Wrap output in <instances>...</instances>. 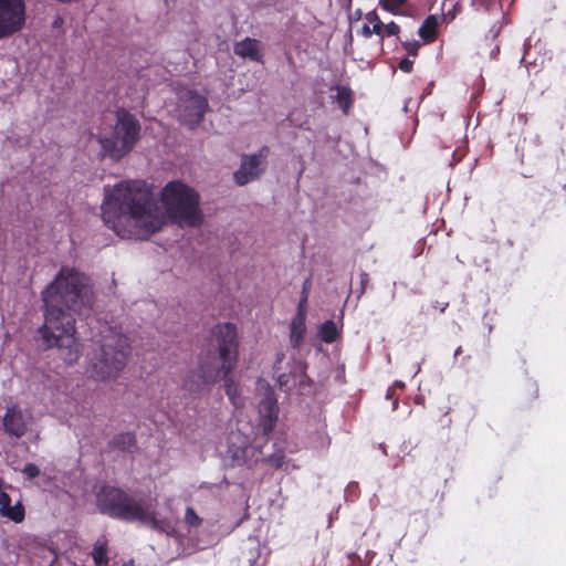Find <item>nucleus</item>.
I'll list each match as a JSON object with an SVG mask.
<instances>
[{
    "mask_svg": "<svg viewBox=\"0 0 566 566\" xmlns=\"http://www.w3.org/2000/svg\"><path fill=\"white\" fill-rule=\"evenodd\" d=\"M161 197L165 211L144 184H119L103 202V220L118 237L136 240H146L158 232L168 218L180 227L201 223L199 196L191 188L171 181L163 189Z\"/></svg>",
    "mask_w": 566,
    "mask_h": 566,
    "instance_id": "nucleus-1",
    "label": "nucleus"
},
{
    "mask_svg": "<svg viewBox=\"0 0 566 566\" xmlns=\"http://www.w3.org/2000/svg\"><path fill=\"white\" fill-rule=\"evenodd\" d=\"M44 323L38 333L45 349L57 347L67 365L81 356V344L75 338V315L91 311L94 292L90 279L75 269L63 266L42 291Z\"/></svg>",
    "mask_w": 566,
    "mask_h": 566,
    "instance_id": "nucleus-2",
    "label": "nucleus"
},
{
    "mask_svg": "<svg viewBox=\"0 0 566 566\" xmlns=\"http://www.w3.org/2000/svg\"><path fill=\"white\" fill-rule=\"evenodd\" d=\"M237 327L232 323L218 324L211 331L210 348L198 366V376L206 385L224 379L238 360Z\"/></svg>",
    "mask_w": 566,
    "mask_h": 566,
    "instance_id": "nucleus-3",
    "label": "nucleus"
},
{
    "mask_svg": "<svg viewBox=\"0 0 566 566\" xmlns=\"http://www.w3.org/2000/svg\"><path fill=\"white\" fill-rule=\"evenodd\" d=\"M97 507L112 517L127 522L137 521L155 531L170 534L174 527L167 520H158L150 503L129 496L120 489L106 486L97 495Z\"/></svg>",
    "mask_w": 566,
    "mask_h": 566,
    "instance_id": "nucleus-4",
    "label": "nucleus"
},
{
    "mask_svg": "<svg viewBox=\"0 0 566 566\" xmlns=\"http://www.w3.org/2000/svg\"><path fill=\"white\" fill-rule=\"evenodd\" d=\"M130 354L128 338L112 328H108L90 358L87 374L96 381H112L117 379L125 369Z\"/></svg>",
    "mask_w": 566,
    "mask_h": 566,
    "instance_id": "nucleus-5",
    "label": "nucleus"
},
{
    "mask_svg": "<svg viewBox=\"0 0 566 566\" xmlns=\"http://www.w3.org/2000/svg\"><path fill=\"white\" fill-rule=\"evenodd\" d=\"M115 117L111 136L99 137L98 142L107 156L119 160L129 154L139 140L142 125L136 116L125 108L116 109Z\"/></svg>",
    "mask_w": 566,
    "mask_h": 566,
    "instance_id": "nucleus-6",
    "label": "nucleus"
},
{
    "mask_svg": "<svg viewBox=\"0 0 566 566\" xmlns=\"http://www.w3.org/2000/svg\"><path fill=\"white\" fill-rule=\"evenodd\" d=\"M25 23L23 0H0V39L20 31Z\"/></svg>",
    "mask_w": 566,
    "mask_h": 566,
    "instance_id": "nucleus-7",
    "label": "nucleus"
},
{
    "mask_svg": "<svg viewBox=\"0 0 566 566\" xmlns=\"http://www.w3.org/2000/svg\"><path fill=\"white\" fill-rule=\"evenodd\" d=\"M208 108L207 99L192 92H185L179 99L180 120L190 128L196 127L202 119Z\"/></svg>",
    "mask_w": 566,
    "mask_h": 566,
    "instance_id": "nucleus-8",
    "label": "nucleus"
},
{
    "mask_svg": "<svg viewBox=\"0 0 566 566\" xmlns=\"http://www.w3.org/2000/svg\"><path fill=\"white\" fill-rule=\"evenodd\" d=\"M258 391L261 396L259 412L262 419V429L265 434L273 431L277 420L279 407L273 388L269 382L260 380Z\"/></svg>",
    "mask_w": 566,
    "mask_h": 566,
    "instance_id": "nucleus-9",
    "label": "nucleus"
},
{
    "mask_svg": "<svg viewBox=\"0 0 566 566\" xmlns=\"http://www.w3.org/2000/svg\"><path fill=\"white\" fill-rule=\"evenodd\" d=\"M268 151L269 149L263 147L259 154L242 156L240 168L233 174V178L239 186L247 185L260 177L262 172L260 166Z\"/></svg>",
    "mask_w": 566,
    "mask_h": 566,
    "instance_id": "nucleus-10",
    "label": "nucleus"
},
{
    "mask_svg": "<svg viewBox=\"0 0 566 566\" xmlns=\"http://www.w3.org/2000/svg\"><path fill=\"white\" fill-rule=\"evenodd\" d=\"M3 427L10 436L20 438L27 432V424L22 411L18 407L8 408L3 417Z\"/></svg>",
    "mask_w": 566,
    "mask_h": 566,
    "instance_id": "nucleus-11",
    "label": "nucleus"
},
{
    "mask_svg": "<svg viewBox=\"0 0 566 566\" xmlns=\"http://www.w3.org/2000/svg\"><path fill=\"white\" fill-rule=\"evenodd\" d=\"M234 54L243 59L260 62L262 59L261 42L256 39L245 38L237 42L233 48Z\"/></svg>",
    "mask_w": 566,
    "mask_h": 566,
    "instance_id": "nucleus-12",
    "label": "nucleus"
},
{
    "mask_svg": "<svg viewBox=\"0 0 566 566\" xmlns=\"http://www.w3.org/2000/svg\"><path fill=\"white\" fill-rule=\"evenodd\" d=\"M305 312L297 313L290 325V342L293 348L298 349L304 342Z\"/></svg>",
    "mask_w": 566,
    "mask_h": 566,
    "instance_id": "nucleus-13",
    "label": "nucleus"
},
{
    "mask_svg": "<svg viewBox=\"0 0 566 566\" xmlns=\"http://www.w3.org/2000/svg\"><path fill=\"white\" fill-rule=\"evenodd\" d=\"M109 447L124 452L133 453L137 450L136 437L132 432H122L113 437Z\"/></svg>",
    "mask_w": 566,
    "mask_h": 566,
    "instance_id": "nucleus-14",
    "label": "nucleus"
},
{
    "mask_svg": "<svg viewBox=\"0 0 566 566\" xmlns=\"http://www.w3.org/2000/svg\"><path fill=\"white\" fill-rule=\"evenodd\" d=\"M108 543L105 537H99L93 547L92 557L97 566L106 565L108 563Z\"/></svg>",
    "mask_w": 566,
    "mask_h": 566,
    "instance_id": "nucleus-15",
    "label": "nucleus"
},
{
    "mask_svg": "<svg viewBox=\"0 0 566 566\" xmlns=\"http://www.w3.org/2000/svg\"><path fill=\"white\" fill-rule=\"evenodd\" d=\"M335 90L337 94L334 97V101L338 103L344 114L347 115L353 103V92L349 87L339 85L336 86Z\"/></svg>",
    "mask_w": 566,
    "mask_h": 566,
    "instance_id": "nucleus-16",
    "label": "nucleus"
},
{
    "mask_svg": "<svg viewBox=\"0 0 566 566\" xmlns=\"http://www.w3.org/2000/svg\"><path fill=\"white\" fill-rule=\"evenodd\" d=\"M438 25V18L436 15H429L419 29L420 36L431 42L436 38V27Z\"/></svg>",
    "mask_w": 566,
    "mask_h": 566,
    "instance_id": "nucleus-17",
    "label": "nucleus"
},
{
    "mask_svg": "<svg viewBox=\"0 0 566 566\" xmlns=\"http://www.w3.org/2000/svg\"><path fill=\"white\" fill-rule=\"evenodd\" d=\"M296 363L297 361L294 363L290 373H287V374L283 373L277 376L276 380H277V384L281 389L290 390L292 388V386L296 385V382H297Z\"/></svg>",
    "mask_w": 566,
    "mask_h": 566,
    "instance_id": "nucleus-18",
    "label": "nucleus"
},
{
    "mask_svg": "<svg viewBox=\"0 0 566 566\" xmlns=\"http://www.w3.org/2000/svg\"><path fill=\"white\" fill-rule=\"evenodd\" d=\"M318 335L325 343H333L336 340L338 332L335 322L326 321L324 324H322L318 331Z\"/></svg>",
    "mask_w": 566,
    "mask_h": 566,
    "instance_id": "nucleus-19",
    "label": "nucleus"
},
{
    "mask_svg": "<svg viewBox=\"0 0 566 566\" xmlns=\"http://www.w3.org/2000/svg\"><path fill=\"white\" fill-rule=\"evenodd\" d=\"M224 390L227 396L235 407L241 405L239 387L237 382L233 380V378H230L228 376L224 378Z\"/></svg>",
    "mask_w": 566,
    "mask_h": 566,
    "instance_id": "nucleus-20",
    "label": "nucleus"
},
{
    "mask_svg": "<svg viewBox=\"0 0 566 566\" xmlns=\"http://www.w3.org/2000/svg\"><path fill=\"white\" fill-rule=\"evenodd\" d=\"M459 3V0H443L441 8L443 21L449 22L455 19Z\"/></svg>",
    "mask_w": 566,
    "mask_h": 566,
    "instance_id": "nucleus-21",
    "label": "nucleus"
},
{
    "mask_svg": "<svg viewBox=\"0 0 566 566\" xmlns=\"http://www.w3.org/2000/svg\"><path fill=\"white\" fill-rule=\"evenodd\" d=\"M538 397V386L535 382H527L521 394V402L523 406L530 405Z\"/></svg>",
    "mask_w": 566,
    "mask_h": 566,
    "instance_id": "nucleus-22",
    "label": "nucleus"
},
{
    "mask_svg": "<svg viewBox=\"0 0 566 566\" xmlns=\"http://www.w3.org/2000/svg\"><path fill=\"white\" fill-rule=\"evenodd\" d=\"M3 516L9 517L13 522H22L24 518V509L21 503H17L14 506H10Z\"/></svg>",
    "mask_w": 566,
    "mask_h": 566,
    "instance_id": "nucleus-23",
    "label": "nucleus"
},
{
    "mask_svg": "<svg viewBox=\"0 0 566 566\" xmlns=\"http://www.w3.org/2000/svg\"><path fill=\"white\" fill-rule=\"evenodd\" d=\"M296 368H297V381L300 384V387H303L305 384L308 385L311 380L305 374V366L301 361H297Z\"/></svg>",
    "mask_w": 566,
    "mask_h": 566,
    "instance_id": "nucleus-24",
    "label": "nucleus"
},
{
    "mask_svg": "<svg viewBox=\"0 0 566 566\" xmlns=\"http://www.w3.org/2000/svg\"><path fill=\"white\" fill-rule=\"evenodd\" d=\"M407 0H380L384 9L396 12V10L401 7Z\"/></svg>",
    "mask_w": 566,
    "mask_h": 566,
    "instance_id": "nucleus-25",
    "label": "nucleus"
},
{
    "mask_svg": "<svg viewBox=\"0 0 566 566\" xmlns=\"http://www.w3.org/2000/svg\"><path fill=\"white\" fill-rule=\"evenodd\" d=\"M185 520L192 526H198L201 523V518L196 514L192 507L186 510Z\"/></svg>",
    "mask_w": 566,
    "mask_h": 566,
    "instance_id": "nucleus-26",
    "label": "nucleus"
},
{
    "mask_svg": "<svg viewBox=\"0 0 566 566\" xmlns=\"http://www.w3.org/2000/svg\"><path fill=\"white\" fill-rule=\"evenodd\" d=\"M22 472L29 478V479H34L36 476L40 475V469L36 464L34 463H28L25 464V467L23 468Z\"/></svg>",
    "mask_w": 566,
    "mask_h": 566,
    "instance_id": "nucleus-27",
    "label": "nucleus"
},
{
    "mask_svg": "<svg viewBox=\"0 0 566 566\" xmlns=\"http://www.w3.org/2000/svg\"><path fill=\"white\" fill-rule=\"evenodd\" d=\"M11 506V499L6 492H0V514L3 516Z\"/></svg>",
    "mask_w": 566,
    "mask_h": 566,
    "instance_id": "nucleus-28",
    "label": "nucleus"
},
{
    "mask_svg": "<svg viewBox=\"0 0 566 566\" xmlns=\"http://www.w3.org/2000/svg\"><path fill=\"white\" fill-rule=\"evenodd\" d=\"M245 453V449L237 448L231 454L232 461L237 464L244 463L247 460Z\"/></svg>",
    "mask_w": 566,
    "mask_h": 566,
    "instance_id": "nucleus-29",
    "label": "nucleus"
},
{
    "mask_svg": "<svg viewBox=\"0 0 566 566\" xmlns=\"http://www.w3.org/2000/svg\"><path fill=\"white\" fill-rule=\"evenodd\" d=\"M420 42L419 41H413V42H405L403 43V48L406 49V51L410 54V55H417L418 53V50L420 48Z\"/></svg>",
    "mask_w": 566,
    "mask_h": 566,
    "instance_id": "nucleus-30",
    "label": "nucleus"
},
{
    "mask_svg": "<svg viewBox=\"0 0 566 566\" xmlns=\"http://www.w3.org/2000/svg\"><path fill=\"white\" fill-rule=\"evenodd\" d=\"M187 390L191 394H200L201 392V387L199 384H196L193 380H191L190 378H187L185 380V385H184Z\"/></svg>",
    "mask_w": 566,
    "mask_h": 566,
    "instance_id": "nucleus-31",
    "label": "nucleus"
},
{
    "mask_svg": "<svg viewBox=\"0 0 566 566\" xmlns=\"http://www.w3.org/2000/svg\"><path fill=\"white\" fill-rule=\"evenodd\" d=\"M368 19L370 21H374V27H373V33H376V34H381L382 30H384V24L382 22L378 19V17L376 14H374L373 17H369L368 15Z\"/></svg>",
    "mask_w": 566,
    "mask_h": 566,
    "instance_id": "nucleus-32",
    "label": "nucleus"
},
{
    "mask_svg": "<svg viewBox=\"0 0 566 566\" xmlns=\"http://www.w3.org/2000/svg\"><path fill=\"white\" fill-rule=\"evenodd\" d=\"M384 31L387 35H396L399 33V27L395 22L384 24Z\"/></svg>",
    "mask_w": 566,
    "mask_h": 566,
    "instance_id": "nucleus-33",
    "label": "nucleus"
},
{
    "mask_svg": "<svg viewBox=\"0 0 566 566\" xmlns=\"http://www.w3.org/2000/svg\"><path fill=\"white\" fill-rule=\"evenodd\" d=\"M412 65H413V62L408 60V59H403L400 64H399V67L400 70H402L403 72H410L412 70Z\"/></svg>",
    "mask_w": 566,
    "mask_h": 566,
    "instance_id": "nucleus-34",
    "label": "nucleus"
},
{
    "mask_svg": "<svg viewBox=\"0 0 566 566\" xmlns=\"http://www.w3.org/2000/svg\"><path fill=\"white\" fill-rule=\"evenodd\" d=\"M306 303H307V292H306V284H305L304 289H303V296L298 303V312L297 313L305 312L304 307H305Z\"/></svg>",
    "mask_w": 566,
    "mask_h": 566,
    "instance_id": "nucleus-35",
    "label": "nucleus"
},
{
    "mask_svg": "<svg viewBox=\"0 0 566 566\" xmlns=\"http://www.w3.org/2000/svg\"><path fill=\"white\" fill-rule=\"evenodd\" d=\"M368 274L367 273H361L360 275V284H361V290H360V294H364L365 293V290H366V286L368 284Z\"/></svg>",
    "mask_w": 566,
    "mask_h": 566,
    "instance_id": "nucleus-36",
    "label": "nucleus"
},
{
    "mask_svg": "<svg viewBox=\"0 0 566 566\" xmlns=\"http://www.w3.org/2000/svg\"><path fill=\"white\" fill-rule=\"evenodd\" d=\"M490 0H472L473 6L475 7H488Z\"/></svg>",
    "mask_w": 566,
    "mask_h": 566,
    "instance_id": "nucleus-37",
    "label": "nucleus"
},
{
    "mask_svg": "<svg viewBox=\"0 0 566 566\" xmlns=\"http://www.w3.org/2000/svg\"><path fill=\"white\" fill-rule=\"evenodd\" d=\"M361 33L365 36H370L373 34V30L369 28V25L365 24L361 29Z\"/></svg>",
    "mask_w": 566,
    "mask_h": 566,
    "instance_id": "nucleus-38",
    "label": "nucleus"
},
{
    "mask_svg": "<svg viewBox=\"0 0 566 566\" xmlns=\"http://www.w3.org/2000/svg\"><path fill=\"white\" fill-rule=\"evenodd\" d=\"M283 358H284V354H283V353H279V354H277V356H276V363H275V365H274V368H275L276 370H279V369H280V367H279L277 365L283 360Z\"/></svg>",
    "mask_w": 566,
    "mask_h": 566,
    "instance_id": "nucleus-39",
    "label": "nucleus"
},
{
    "mask_svg": "<svg viewBox=\"0 0 566 566\" xmlns=\"http://www.w3.org/2000/svg\"><path fill=\"white\" fill-rule=\"evenodd\" d=\"M123 566H135L134 560H129L125 563Z\"/></svg>",
    "mask_w": 566,
    "mask_h": 566,
    "instance_id": "nucleus-40",
    "label": "nucleus"
},
{
    "mask_svg": "<svg viewBox=\"0 0 566 566\" xmlns=\"http://www.w3.org/2000/svg\"><path fill=\"white\" fill-rule=\"evenodd\" d=\"M564 190L566 191V182H565V186H564Z\"/></svg>",
    "mask_w": 566,
    "mask_h": 566,
    "instance_id": "nucleus-41",
    "label": "nucleus"
}]
</instances>
